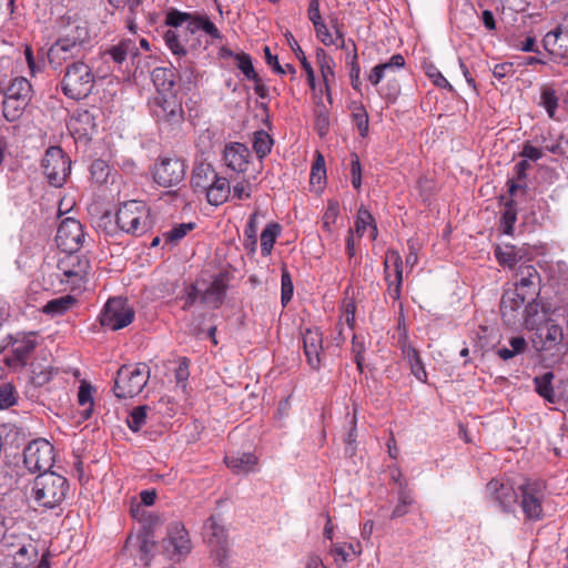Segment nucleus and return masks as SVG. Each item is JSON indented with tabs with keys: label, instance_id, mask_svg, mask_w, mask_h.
<instances>
[{
	"label": "nucleus",
	"instance_id": "nucleus-1",
	"mask_svg": "<svg viewBox=\"0 0 568 568\" xmlns=\"http://www.w3.org/2000/svg\"><path fill=\"white\" fill-rule=\"evenodd\" d=\"M69 488L65 477L54 471H43L34 478L31 496L39 506L52 509L62 504Z\"/></svg>",
	"mask_w": 568,
	"mask_h": 568
},
{
	"label": "nucleus",
	"instance_id": "nucleus-2",
	"mask_svg": "<svg viewBox=\"0 0 568 568\" xmlns=\"http://www.w3.org/2000/svg\"><path fill=\"white\" fill-rule=\"evenodd\" d=\"M151 113L161 131L180 130L185 119L182 97L179 93L155 95L151 102Z\"/></svg>",
	"mask_w": 568,
	"mask_h": 568
},
{
	"label": "nucleus",
	"instance_id": "nucleus-3",
	"mask_svg": "<svg viewBox=\"0 0 568 568\" xmlns=\"http://www.w3.org/2000/svg\"><path fill=\"white\" fill-rule=\"evenodd\" d=\"M94 83L92 69L82 60H78L69 63L65 68L61 90L65 97L81 100L92 92Z\"/></svg>",
	"mask_w": 568,
	"mask_h": 568
},
{
	"label": "nucleus",
	"instance_id": "nucleus-4",
	"mask_svg": "<svg viewBox=\"0 0 568 568\" xmlns=\"http://www.w3.org/2000/svg\"><path fill=\"white\" fill-rule=\"evenodd\" d=\"M150 378V367L139 363L123 365L118 369L113 392L118 398H132L139 395Z\"/></svg>",
	"mask_w": 568,
	"mask_h": 568
},
{
	"label": "nucleus",
	"instance_id": "nucleus-5",
	"mask_svg": "<svg viewBox=\"0 0 568 568\" xmlns=\"http://www.w3.org/2000/svg\"><path fill=\"white\" fill-rule=\"evenodd\" d=\"M119 229L128 234L142 235L150 225V210L142 201H128L120 205L115 214Z\"/></svg>",
	"mask_w": 568,
	"mask_h": 568
},
{
	"label": "nucleus",
	"instance_id": "nucleus-6",
	"mask_svg": "<svg viewBox=\"0 0 568 568\" xmlns=\"http://www.w3.org/2000/svg\"><path fill=\"white\" fill-rule=\"evenodd\" d=\"M32 98V85L28 79L17 77L12 79L4 91L2 102L3 116L13 122L21 118Z\"/></svg>",
	"mask_w": 568,
	"mask_h": 568
},
{
	"label": "nucleus",
	"instance_id": "nucleus-7",
	"mask_svg": "<svg viewBox=\"0 0 568 568\" xmlns=\"http://www.w3.org/2000/svg\"><path fill=\"white\" fill-rule=\"evenodd\" d=\"M191 183L194 187L206 191L207 202L212 205H221L230 197L231 187L227 179L219 176L210 165L196 169Z\"/></svg>",
	"mask_w": 568,
	"mask_h": 568
},
{
	"label": "nucleus",
	"instance_id": "nucleus-8",
	"mask_svg": "<svg viewBox=\"0 0 568 568\" xmlns=\"http://www.w3.org/2000/svg\"><path fill=\"white\" fill-rule=\"evenodd\" d=\"M520 507L527 520L539 521L544 518L542 504L546 499V484L542 480L526 479L518 486Z\"/></svg>",
	"mask_w": 568,
	"mask_h": 568
},
{
	"label": "nucleus",
	"instance_id": "nucleus-9",
	"mask_svg": "<svg viewBox=\"0 0 568 568\" xmlns=\"http://www.w3.org/2000/svg\"><path fill=\"white\" fill-rule=\"evenodd\" d=\"M41 166L49 184L61 187L70 174L71 160L60 146H51L45 151Z\"/></svg>",
	"mask_w": 568,
	"mask_h": 568
},
{
	"label": "nucleus",
	"instance_id": "nucleus-10",
	"mask_svg": "<svg viewBox=\"0 0 568 568\" xmlns=\"http://www.w3.org/2000/svg\"><path fill=\"white\" fill-rule=\"evenodd\" d=\"M54 463V448L49 440L38 438L23 449V464L30 473L50 471Z\"/></svg>",
	"mask_w": 568,
	"mask_h": 568
},
{
	"label": "nucleus",
	"instance_id": "nucleus-11",
	"mask_svg": "<svg viewBox=\"0 0 568 568\" xmlns=\"http://www.w3.org/2000/svg\"><path fill=\"white\" fill-rule=\"evenodd\" d=\"M134 316L135 312L126 298L113 297L106 302L99 318L102 326L118 331L130 325Z\"/></svg>",
	"mask_w": 568,
	"mask_h": 568
},
{
	"label": "nucleus",
	"instance_id": "nucleus-12",
	"mask_svg": "<svg viewBox=\"0 0 568 568\" xmlns=\"http://www.w3.org/2000/svg\"><path fill=\"white\" fill-rule=\"evenodd\" d=\"M204 539L206 540L214 561H223L229 554V540L225 527L217 516H211L203 527Z\"/></svg>",
	"mask_w": 568,
	"mask_h": 568
},
{
	"label": "nucleus",
	"instance_id": "nucleus-13",
	"mask_svg": "<svg viewBox=\"0 0 568 568\" xmlns=\"http://www.w3.org/2000/svg\"><path fill=\"white\" fill-rule=\"evenodd\" d=\"M185 170L186 165L183 160L176 156H165L155 164L153 178L159 185L171 187L184 180Z\"/></svg>",
	"mask_w": 568,
	"mask_h": 568
},
{
	"label": "nucleus",
	"instance_id": "nucleus-14",
	"mask_svg": "<svg viewBox=\"0 0 568 568\" xmlns=\"http://www.w3.org/2000/svg\"><path fill=\"white\" fill-rule=\"evenodd\" d=\"M84 232L82 224L72 217L64 219L57 231L55 242L64 253H77L83 244Z\"/></svg>",
	"mask_w": 568,
	"mask_h": 568
},
{
	"label": "nucleus",
	"instance_id": "nucleus-15",
	"mask_svg": "<svg viewBox=\"0 0 568 568\" xmlns=\"http://www.w3.org/2000/svg\"><path fill=\"white\" fill-rule=\"evenodd\" d=\"M57 267L63 276L61 281L75 287L87 280L90 262L75 253H67L64 257L59 258Z\"/></svg>",
	"mask_w": 568,
	"mask_h": 568
},
{
	"label": "nucleus",
	"instance_id": "nucleus-16",
	"mask_svg": "<svg viewBox=\"0 0 568 568\" xmlns=\"http://www.w3.org/2000/svg\"><path fill=\"white\" fill-rule=\"evenodd\" d=\"M402 257L395 250L388 248L385 254L384 268L385 280L388 283L387 292L389 296L397 301L400 297V287L403 282Z\"/></svg>",
	"mask_w": 568,
	"mask_h": 568
},
{
	"label": "nucleus",
	"instance_id": "nucleus-17",
	"mask_svg": "<svg viewBox=\"0 0 568 568\" xmlns=\"http://www.w3.org/2000/svg\"><path fill=\"white\" fill-rule=\"evenodd\" d=\"M162 548L171 559L190 552L191 541L183 525L174 523L170 526L168 537L162 541Z\"/></svg>",
	"mask_w": 568,
	"mask_h": 568
},
{
	"label": "nucleus",
	"instance_id": "nucleus-18",
	"mask_svg": "<svg viewBox=\"0 0 568 568\" xmlns=\"http://www.w3.org/2000/svg\"><path fill=\"white\" fill-rule=\"evenodd\" d=\"M84 52L85 49H80L74 42L71 43L61 37L50 47L48 60L53 69H58L71 60H81L84 57Z\"/></svg>",
	"mask_w": 568,
	"mask_h": 568
},
{
	"label": "nucleus",
	"instance_id": "nucleus-19",
	"mask_svg": "<svg viewBox=\"0 0 568 568\" xmlns=\"http://www.w3.org/2000/svg\"><path fill=\"white\" fill-rule=\"evenodd\" d=\"M562 339L564 332L561 326L549 318L537 327L532 344L537 352L551 351L560 345Z\"/></svg>",
	"mask_w": 568,
	"mask_h": 568
},
{
	"label": "nucleus",
	"instance_id": "nucleus-20",
	"mask_svg": "<svg viewBox=\"0 0 568 568\" xmlns=\"http://www.w3.org/2000/svg\"><path fill=\"white\" fill-rule=\"evenodd\" d=\"M516 287L519 294L528 300H535L539 296L541 277L532 265L521 264L516 272Z\"/></svg>",
	"mask_w": 568,
	"mask_h": 568
},
{
	"label": "nucleus",
	"instance_id": "nucleus-21",
	"mask_svg": "<svg viewBox=\"0 0 568 568\" xmlns=\"http://www.w3.org/2000/svg\"><path fill=\"white\" fill-rule=\"evenodd\" d=\"M527 300L518 291L507 290L504 292L500 301V312L505 324L508 326L521 324L523 306Z\"/></svg>",
	"mask_w": 568,
	"mask_h": 568
},
{
	"label": "nucleus",
	"instance_id": "nucleus-22",
	"mask_svg": "<svg viewBox=\"0 0 568 568\" xmlns=\"http://www.w3.org/2000/svg\"><path fill=\"white\" fill-rule=\"evenodd\" d=\"M487 493L504 511H509L518 500V488L498 479H491L487 484Z\"/></svg>",
	"mask_w": 568,
	"mask_h": 568
},
{
	"label": "nucleus",
	"instance_id": "nucleus-23",
	"mask_svg": "<svg viewBox=\"0 0 568 568\" xmlns=\"http://www.w3.org/2000/svg\"><path fill=\"white\" fill-rule=\"evenodd\" d=\"M303 348L308 365L313 369L321 367L323 351V337L318 328H306L303 333Z\"/></svg>",
	"mask_w": 568,
	"mask_h": 568
},
{
	"label": "nucleus",
	"instance_id": "nucleus-24",
	"mask_svg": "<svg viewBox=\"0 0 568 568\" xmlns=\"http://www.w3.org/2000/svg\"><path fill=\"white\" fill-rule=\"evenodd\" d=\"M542 45L547 52L555 57H568V24H559L547 32L542 39Z\"/></svg>",
	"mask_w": 568,
	"mask_h": 568
},
{
	"label": "nucleus",
	"instance_id": "nucleus-25",
	"mask_svg": "<svg viewBox=\"0 0 568 568\" xmlns=\"http://www.w3.org/2000/svg\"><path fill=\"white\" fill-rule=\"evenodd\" d=\"M227 281L229 278L226 274L220 273L216 275L210 286L204 292H202L201 303L209 304L215 308H219L225 297Z\"/></svg>",
	"mask_w": 568,
	"mask_h": 568
},
{
	"label": "nucleus",
	"instance_id": "nucleus-26",
	"mask_svg": "<svg viewBox=\"0 0 568 568\" xmlns=\"http://www.w3.org/2000/svg\"><path fill=\"white\" fill-rule=\"evenodd\" d=\"M248 150L242 143H232L225 148L224 161L235 172H244L247 168Z\"/></svg>",
	"mask_w": 568,
	"mask_h": 568
},
{
	"label": "nucleus",
	"instance_id": "nucleus-27",
	"mask_svg": "<svg viewBox=\"0 0 568 568\" xmlns=\"http://www.w3.org/2000/svg\"><path fill=\"white\" fill-rule=\"evenodd\" d=\"M10 343L13 346V355L16 361H18L21 365H26V362L30 354L34 351L37 346V341L34 338V333L29 334H18L16 337L9 336Z\"/></svg>",
	"mask_w": 568,
	"mask_h": 568
},
{
	"label": "nucleus",
	"instance_id": "nucleus-28",
	"mask_svg": "<svg viewBox=\"0 0 568 568\" xmlns=\"http://www.w3.org/2000/svg\"><path fill=\"white\" fill-rule=\"evenodd\" d=\"M152 81L156 88V95L179 93L175 88V73L170 68H155L151 73Z\"/></svg>",
	"mask_w": 568,
	"mask_h": 568
},
{
	"label": "nucleus",
	"instance_id": "nucleus-29",
	"mask_svg": "<svg viewBox=\"0 0 568 568\" xmlns=\"http://www.w3.org/2000/svg\"><path fill=\"white\" fill-rule=\"evenodd\" d=\"M316 61L323 78L327 98L331 102V84L335 82V62L333 58L328 55L327 52L322 48L316 50Z\"/></svg>",
	"mask_w": 568,
	"mask_h": 568
},
{
	"label": "nucleus",
	"instance_id": "nucleus-30",
	"mask_svg": "<svg viewBox=\"0 0 568 568\" xmlns=\"http://www.w3.org/2000/svg\"><path fill=\"white\" fill-rule=\"evenodd\" d=\"M103 54L109 55L115 64L120 65L129 57L134 59L138 55V48L134 41L125 39L106 49Z\"/></svg>",
	"mask_w": 568,
	"mask_h": 568
},
{
	"label": "nucleus",
	"instance_id": "nucleus-31",
	"mask_svg": "<svg viewBox=\"0 0 568 568\" xmlns=\"http://www.w3.org/2000/svg\"><path fill=\"white\" fill-rule=\"evenodd\" d=\"M331 552L337 564H345L347 561H352L361 554V545L359 542H356L355 545L351 542L334 544Z\"/></svg>",
	"mask_w": 568,
	"mask_h": 568
},
{
	"label": "nucleus",
	"instance_id": "nucleus-32",
	"mask_svg": "<svg viewBox=\"0 0 568 568\" xmlns=\"http://www.w3.org/2000/svg\"><path fill=\"white\" fill-rule=\"evenodd\" d=\"M190 33L186 28L182 31L169 29L164 33V42L174 55L183 57L186 54L184 45L185 37Z\"/></svg>",
	"mask_w": 568,
	"mask_h": 568
},
{
	"label": "nucleus",
	"instance_id": "nucleus-33",
	"mask_svg": "<svg viewBox=\"0 0 568 568\" xmlns=\"http://www.w3.org/2000/svg\"><path fill=\"white\" fill-rule=\"evenodd\" d=\"M75 304V297L72 295H64L49 301L42 307V312L51 316H60L71 310Z\"/></svg>",
	"mask_w": 568,
	"mask_h": 568
},
{
	"label": "nucleus",
	"instance_id": "nucleus-34",
	"mask_svg": "<svg viewBox=\"0 0 568 568\" xmlns=\"http://www.w3.org/2000/svg\"><path fill=\"white\" fill-rule=\"evenodd\" d=\"M495 257L498 263L504 267L513 268L521 260L520 250L514 245H497L495 247Z\"/></svg>",
	"mask_w": 568,
	"mask_h": 568
},
{
	"label": "nucleus",
	"instance_id": "nucleus-35",
	"mask_svg": "<svg viewBox=\"0 0 568 568\" xmlns=\"http://www.w3.org/2000/svg\"><path fill=\"white\" fill-rule=\"evenodd\" d=\"M256 462V457L251 453H242L225 457L227 467L234 473H248Z\"/></svg>",
	"mask_w": 568,
	"mask_h": 568
},
{
	"label": "nucleus",
	"instance_id": "nucleus-36",
	"mask_svg": "<svg viewBox=\"0 0 568 568\" xmlns=\"http://www.w3.org/2000/svg\"><path fill=\"white\" fill-rule=\"evenodd\" d=\"M199 30H203L213 39H220L221 32L216 26L205 16L195 14V18L186 26V31L195 33Z\"/></svg>",
	"mask_w": 568,
	"mask_h": 568
},
{
	"label": "nucleus",
	"instance_id": "nucleus-37",
	"mask_svg": "<svg viewBox=\"0 0 568 568\" xmlns=\"http://www.w3.org/2000/svg\"><path fill=\"white\" fill-rule=\"evenodd\" d=\"M403 353L410 365V371L413 375L420 382H427V373L424 366V363L419 356V353L416 348L412 346H407L403 349Z\"/></svg>",
	"mask_w": 568,
	"mask_h": 568
},
{
	"label": "nucleus",
	"instance_id": "nucleus-38",
	"mask_svg": "<svg viewBox=\"0 0 568 568\" xmlns=\"http://www.w3.org/2000/svg\"><path fill=\"white\" fill-rule=\"evenodd\" d=\"M281 232V226L277 223H270L262 231L261 234V253L263 256H268L272 252L276 237Z\"/></svg>",
	"mask_w": 568,
	"mask_h": 568
},
{
	"label": "nucleus",
	"instance_id": "nucleus-39",
	"mask_svg": "<svg viewBox=\"0 0 568 568\" xmlns=\"http://www.w3.org/2000/svg\"><path fill=\"white\" fill-rule=\"evenodd\" d=\"M552 379L554 374L551 372H547L534 378L536 392L549 403L555 402V392L551 385Z\"/></svg>",
	"mask_w": 568,
	"mask_h": 568
},
{
	"label": "nucleus",
	"instance_id": "nucleus-40",
	"mask_svg": "<svg viewBox=\"0 0 568 568\" xmlns=\"http://www.w3.org/2000/svg\"><path fill=\"white\" fill-rule=\"evenodd\" d=\"M62 38L69 40V42H74L80 47V49H85V43L90 40V32L85 22H80L70 28L69 32H67Z\"/></svg>",
	"mask_w": 568,
	"mask_h": 568
},
{
	"label": "nucleus",
	"instance_id": "nucleus-41",
	"mask_svg": "<svg viewBox=\"0 0 568 568\" xmlns=\"http://www.w3.org/2000/svg\"><path fill=\"white\" fill-rule=\"evenodd\" d=\"M195 227V223H181L162 234L165 245H176L189 232Z\"/></svg>",
	"mask_w": 568,
	"mask_h": 568
},
{
	"label": "nucleus",
	"instance_id": "nucleus-42",
	"mask_svg": "<svg viewBox=\"0 0 568 568\" xmlns=\"http://www.w3.org/2000/svg\"><path fill=\"white\" fill-rule=\"evenodd\" d=\"M273 139L264 130H258L254 133L253 150L260 159L265 158L271 153Z\"/></svg>",
	"mask_w": 568,
	"mask_h": 568
},
{
	"label": "nucleus",
	"instance_id": "nucleus-43",
	"mask_svg": "<svg viewBox=\"0 0 568 568\" xmlns=\"http://www.w3.org/2000/svg\"><path fill=\"white\" fill-rule=\"evenodd\" d=\"M149 409L148 405H141L130 412L126 425L132 432L136 433L145 425Z\"/></svg>",
	"mask_w": 568,
	"mask_h": 568
},
{
	"label": "nucleus",
	"instance_id": "nucleus-44",
	"mask_svg": "<svg viewBox=\"0 0 568 568\" xmlns=\"http://www.w3.org/2000/svg\"><path fill=\"white\" fill-rule=\"evenodd\" d=\"M517 220V209L514 200H509L505 204V210L500 219V225L505 234L511 235L514 231V224Z\"/></svg>",
	"mask_w": 568,
	"mask_h": 568
},
{
	"label": "nucleus",
	"instance_id": "nucleus-45",
	"mask_svg": "<svg viewBox=\"0 0 568 568\" xmlns=\"http://www.w3.org/2000/svg\"><path fill=\"white\" fill-rule=\"evenodd\" d=\"M540 104L546 109L549 118L554 119L558 108V95L551 87H544L540 94Z\"/></svg>",
	"mask_w": 568,
	"mask_h": 568
},
{
	"label": "nucleus",
	"instance_id": "nucleus-46",
	"mask_svg": "<svg viewBox=\"0 0 568 568\" xmlns=\"http://www.w3.org/2000/svg\"><path fill=\"white\" fill-rule=\"evenodd\" d=\"M414 499L408 490L405 488L398 491V501L392 511L390 518L396 519L405 516L409 511V507L413 505Z\"/></svg>",
	"mask_w": 568,
	"mask_h": 568
},
{
	"label": "nucleus",
	"instance_id": "nucleus-47",
	"mask_svg": "<svg viewBox=\"0 0 568 568\" xmlns=\"http://www.w3.org/2000/svg\"><path fill=\"white\" fill-rule=\"evenodd\" d=\"M236 67L242 71L246 79L254 82L260 81L258 74L255 72L252 58L250 54L241 52L235 55Z\"/></svg>",
	"mask_w": 568,
	"mask_h": 568
},
{
	"label": "nucleus",
	"instance_id": "nucleus-48",
	"mask_svg": "<svg viewBox=\"0 0 568 568\" xmlns=\"http://www.w3.org/2000/svg\"><path fill=\"white\" fill-rule=\"evenodd\" d=\"M525 307L521 312V323H525L527 327L532 328L537 324V315L539 311V303L537 302V298L535 300H527L524 304Z\"/></svg>",
	"mask_w": 568,
	"mask_h": 568
},
{
	"label": "nucleus",
	"instance_id": "nucleus-49",
	"mask_svg": "<svg viewBox=\"0 0 568 568\" xmlns=\"http://www.w3.org/2000/svg\"><path fill=\"white\" fill-rule=\"evenodd\" d=\"M138 539L140 542V546H139L140 559L142 561H144V565H149L150 554L155 545L153 536L150 531H144L143 534H140L138 536Z\"/></svg>",
	"mask_w": 568,
	"mask_h": 568
},
{
	"label": "nucleus",
	"instance_id": "nucleus-50",
	"mask_svg": "<svg viewBox=\"0 0 568 568\" xmlns=\"http://www.w3.org/2000/svg\"><path fill=\"white\" fill-rule=\"evenodd\" d=\"M256 233H257V222H256V213H253L245 226L244 236L245 248L250 250V252L254 253L256 248Z\"/></svg>",
	"mask_w": 568,
	"mask_h": 568
},
{
	"label": "nucleus",
	"instance_id": "nucleus-51",
	"mask_svg": "<svg viewBox=\"0 0 568 568\" xmlns=\"http://www.w3.org/2000/svg\"><path fill=\"white\" fill-rule=\"evenodd\" d=\"M264 57L266 63L272 68L273 72L276 74H285L291 73L294 75L296 73L295 68L292 64H285V67L281 65V61H278L277 55H273L268 47H264Z\"/></svg>",
	"mask_w": 568,
	"mask_h": 568
},
{
	"label": "nucleus",
	"instance_id": "nucleus-52",
	"mask_svg": "<svg viewBox=\"0 0 568 568\" xmlns=\"http://www.w3.org/2000/svg\"><path fill=\"white\" fill-rule=\"evenodd\" d=\"M349 42L353 45L352 61L349 62L351 84H352L354 90L359 91V87H361L362 82H361V79H359L361 68H359V63H358V55H357L356 44H355V42L352 39H349Z\"/></svg>",
	"mask_w": 568,
	"mask_h": 568
},
{
	"label": "nucleus",
	"instance_id": "nucleus-53",
	"mask_svg": "<svg viewBox=\"0 0 568 568\" xmlns=\"http://www.w3.org/2000/svg\"><path fill=\"white\" fill-rule=\"evenodd\" d=\"M18 395L16 388L9 384L0 385V409H6L17 403Z\"/></svg>",
	"mask_w": 568,
	"mask_h": 568
},
{
	"label": "nucleus",
	"instance_id": "nucleus-54",
	"mask_svg": "<svg viewBox=\"0 0 568 568\" xmlns=\"http://www.w3.org/2000/svg\"><path fill=\"white\" fill-rule=\"evenodd\" d=\"M294 286L292 277L286 268L282 270L281 276V302L285 306L293 296Z\"/></svg>",
	"mask_w": 568,
	"mask_h": 568
},
{
	"label": "nucleus",
	"instance_id": "nucleus-55",
	"mask_svg": "<svg viewBox=\"0 0 568 568\" xmlns=\"http://www.w3.org/2000/svg\"><path fill=\"white\" fill-rule=\"evenodd\" d=\"M195 18V14L181 12L178 10H171L166 14L165 23L172 28L173 30H179L180 27L183 26L184 22H191L192 19Z\"/></svg>",
	"mask_w": 568,
	"mask_h": 568
},
{
	"label": "nucleus",
	"instance_id": "nucleus-56",
	"mask_svg": "<svg viewBox=\"0 0 568 568\" xmlns=\"http://www.w3.org/2000/svg\"><path fill=\"white\" fill-rule=\"evenodd\" d=\"M326 178V169H325V161L321 153H317V158L315 162L313 163L312 170H311V176L310 181L311 184H321L323 180Z\"/></svg>",
	"mask_w": 568,
	"mask_h": 568
},
{
	"label": "nucleus",
	"instance_id": "nucleus-57",
	"mask_svg": "<svg viewBox=\"0 0 568 568\" xmlns=\"http://www.w3.org/2000/svg\"><path fill=\"white\" fill-rule=\"evenodd\" d=\"M53 368L51 366L41 367L34 366L32 369L31 382L34 386H43L52 378Z\"/></svg>",
	"mask_w": 568,
	"mask_h": 568
},
{
	"label": "nucleus",
	"instance_id": "nucleus-58",
	"mask_svg": "<svg viewBox=\"0 0 568 568\" xmlns=\"http://www.w3.org/2000/svg\"><path fill=\"white\" fill-rule=\"evenodd\" d=\"M353 121L359 131L361 136H366L368 133V114L363 105L355 109L352 114Z\"/></svg>",
	"mask_w": 568,
	"mask_h": 568
},
{
	"label": "nucleus",
	"instance_id": "nucleus-59",
	"mask_svg": "<svg viewBox=\"0 0 568 568\" xmlns=\"http://www.w3.org/2000/svg\"><path fill=\"white\" fill-rule=\"evenodd\" d=\"M329 128V115L325 106H321L315 113V129L320 136L327 134Z\"/></svg>",
	"mask_w": 568,
	"mask_h": 568
},
{
	"label": "nucleus",
	"instance_id": "nucleus-60",
	"mask_svg": "<svg viewBox=\"0 0 568 568\" xmlns=\"http://www.w3.org/2000/svg\"><path fill=\"white\" fill-rule=\"evenodd\" d=\"M374 222V219L368 210L361 207L357 213V217L355 221V230L358 235V237H362L366 231V227L368 225H372Z\"/></svg>",
	"mask_w": 568,
	"mask_h": 568
},
{
	"label": "nucleus",
	"instance_id": "nucleus-61",
	"mask_svg": "<svg viewBox=\"0 0 568 568\" xmlns=\"http://www.w3.org/2000/svg\"><path fill=\"white\" fill-rule=\"evenodd\" d=\"M338 212H339L338 203L336 201H329L327 209L323 216V229L326 232H328V233L332 232V224L335 223Z\"/></svg>",
	"mask_w": 568,
	"mask_h": 568
},
{
	"label": "nucleus",
	"instance_id": "nucleus-62",
	"mask_svg": "<svg viewBox=\"0 0 568 568\" xmlns=\"http://www.w3.org/2000/svg\"><path fill=\"white\" fill-rule=\"evenodd\" d=\"M202 292L199 291L195 284H190L185 288V294L182 296L184 304L182 306L183 311L190 310L197 301L201 302Z\"/></svg>",
	"mask_w": 568,
	"mask_h": 568
},
{
	"label": "nucleus",
	"instance_id": "nucleus-63",
	"mask_svg": "<svg viewBox=\"0 0 568 568\" xmlns=\"http://www.w3.org/2000/svg\"><path fill=\"white\" fill-rule=\"evenodd\" d=\"M377 65L382 67V71L387 75L389 72L404 68L405 59L400 53H396L387 62Z\"/></svg>",
	"mask_w": 568,
	"mask_h": 568
},
{
	"label": "nucleus",
	"instance_id": "nucleus-64",
	"mask_svg": "<svg viewBox=\"0 0 568 568\" xmlns=\"http://www.w3.org/2000/svg\"><path fill=\"white\" fill-rule=\"evenodd\" d=\"M316 37L321 40V42L325 45H331L334 43V40L332 38V34L329 33L326 24L322 22H317L316 24H313Z\"/></svg>",
	"mask_w": 568,
	"mask_h": 568
}]
</instances>
